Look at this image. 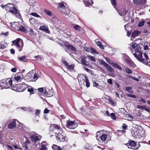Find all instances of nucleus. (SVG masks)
<instances>
[{
    "label": "nucleus",
    "mask_w": 150,
    "mask_h": 150,
    "mask_svg": "<svg viewBox=\"0 0 150 150\" xmlns=\"http://www.w3.org/2000/svg\"><path fill=\"white\" fill-rule=\"evenodd\" d=\"M132 52L134 56L140 62L145 63L146 65L149 66V63H150V61L149 62H146L145 60L147 61L149 59V58L147 54L145 52L143 53L144 56L145 58H142V53L141 50L142 47L139 44L135 43L132 45Z\"/></svg>",
    "instance_id": "1"
},
{
    "label": "nucleus",
    "mask_w": 150,
    "mask_h": 150,
    "mask_svg": "<svg viewBox=\"0 0 150 150\" xmlns=\"http://www.w3.org/2000/svg\"><path fill=\"white\" fill-rule=\"evenodd\" d=\"M54 128V131L55 133L56 137L62 142L67 141V137H64L61 134L62 131L61 127L59 126L56 124H53L50 126V129Z\"/></svg>",
    "instance_id": "2"
},
{
    "label": "nucleus",
    "mask_w": 150,
    "mask_h": 150,
    "mask_svg": "<svg viewBox=\"0 0 150 150\" xmlns=\"http://www.w3.org/2000/svg\"><path fill=\"white\" fill-rule=\"evenodd\" d=\"M77 79L81 86H84L86 84V86L87 88L90 86V83L88 79L84 74H79Z\"/></svg>",
    "instance_id": "3"
},
{
    "label": "nucleus",
    "mask_w": 150,
    "mask_h": 150,
    "mask_svg": "<svg viewBox=\"0 0 150 150\" xmlns=\"http://www.w3.org/2000/svg\"><path fill=\"white\" fill-rule=\"evenodd\" d=\"M12 82L10 78L3 79L0 81V86L5 88H10L12 85Z\"/></svg>",
    "instance_id": "4"
},
{
    "label": "nucleus",
    "mask_w": 150,
    "mask_h": 150,
    "mask_svg": "<svg viewBox=\"0 0 150 150\" xmlns=\"http://www.w3.org/2000/svg\"><path fill=\"white\" fill-rule=\"evenodd\" d=\"M13 44H11L15 45L19 51L22 50L23 46V40L21 38H18L16 40L12 41Z\"/></svg>",
    "instance_id": "5"
},
{
    "label": "nucleus",
    "mask_w": 150,
    "mask_h": 150,
    "mask_svg": "<svg viewBox=\"0 0 150 150\" xmlns=\"http://www.w3.org/2000/svg\"><path fill=\"white\" fill-rule=\"evenodd\" d=\"M133 137L136 138H139L140 136H142L144 133V131H141L140 129L137 128H133L132 131Z\"/></svg>",
    "instance_id": "6"
},
{
    "label": "nucleus",
    "mask_w": 150,
    "mask_h": 150,
    "mask_svg": "<svg viewBox=\"0 0 150 150\" xmlns=\"http://www.w3.org/2000/svg\"><path fill=\"white\" fill-rule=\"evenodd\" d=\"M42 138L41 136L38 134H35L30 136V139L34 143L36 146L39 144V141Z\"/></svg>",
    "instance_id": "7"
},
{
    "label": "nucleus",
    "mask_w": 150,
    "mask_h": 150,
    "mask_svg": "<svg viewBox=\"0 0 150 150\" xmlns=\"http://www.w3.org/2000/svg\"><path fill=\"white\" fill-rule=\"evenodd\" d=\"M129 148L137 149L140 146L139 144H138V145L134 141H132L130 143L128 144L127 145Z\"/></svg>",
    "instance_id": "8"
},
{
    "label": "nucleus",
    "mask_w": 150,
    "mask_h": 150,
    "mask_svg": "<svg viewBox=\"0 0 150 150\" xmlns=\"http://www.w3.org/2000/svg\"><path fill=\"white\" fill-rule=\"evenodd\" d=\"M17 87L19 92H22L25 90L28 86L25 84H19L17 85Z\"/></svg>",
    "instance_id": "9"
},
{
    "label": "nucleus",
    "mask_w": 150,
    "mask_h": 150,
    "mask_svg": "<svg viewBox=\"0 0 150 150\" xmlns=\"http://www.w3.org/2000/svg\"><path fill=\"white\" fill-rule=\"evenodd\" d=\"M66 127H67L70 129H73L75 128L74 122L72 121H67Z\"/></svg>",
    "instance_id": "10"
},
{
    "label": "nucleus",
    "mask_w": 150,
    "mask_h": 150,
    "mask_svg": "<svg viewBox=\"0 0 150 150\" xmlns=\"http://www.w3.org/2000/svg\"><path fill=\"white\" fill-rule=\"evenodd\" d=\"M9 12L16 15V17H18V18L20 17V13L15 7H13V8L9 10Z\"/></svg>",
    "instance_id": "11"
},
{
    "label": "nucleus",
    "mask_w": 150,
    "mask_h": 150,
    "mask_svg": "<svg viewBox=\"0 0 150 150\" xmlns=\"http://www.w3.org/2000/svg\"><path fill=\"white\" fill-rule=\"evenodd\" d=\"M59 11L66 16H68L70 13V10L69 8L65 7L63 8L59 9Z\"/></svg>",
    "instance_id": "12"
},
{
    "label": "nucleus",
    "mask_w": 150,
    "mask_h": 150,
    "mask_svg": "<svg viewBox=\"0 0 150 150\" xmlns=\"http://www.w3.org/2000/svg\"><path fill=\"white\" fill-rule=\"evenodd\" d=\"M16 126V122L15 120H12L8 126V127L10 129H13L15 128Z\"/></svg>",
    "instance_id": "13"
},
{
    "label": "nucleus",
    "mask_w": 150,
    "mask_h": 150,
    "mask_svg": "<svg viewBox=\"0 0 150 150\" xmlns=\"http://www.w3.org/2000/svg\"><path fill=\"white\" fill-rule=\"evenodd\" d=\"M141 32L138 30H136L134 31L132 33V36L131 38L132 39H133V38H134L135 37L137 36Z\"/></svg>",
    "instance_id": "14"
},
{
    "label": "nucleus",
    "mask_w": 150,
    "mask_h": 150,
    "mask_svg": "<svg viewBox=\"0 0 150 150\" xmlns=\"http://www.w3.org/2000/svg\"><path fill=\"white\" fill-rule=\"evenodd\" d=\"M39 29L42 30L47 33H49L50 32L49 30L46 25L41 26L40 27Z\"/></svg>",
    "instance_id": "15"
},
{
    "label": "nucleus",
    "mask_w": 150,
    "mask_h": 150,
    "mask_svg": "<svg viewBox=\"0 0 150 150\" xmlns=\"http://www.w3.org/2000/svg\"><path fill=\"white\" fill-rule=\"evenodd\" d=\"M26 140L24 142V146L25 148L26 149H28V146L30 144V141L28 139L27 137H25Z\"/></svg>",
    "instance_id": "16"
},
{
    "label": "nucleus",
    "mask_w": 150,
    "mask_h": 150,
    "mask_svg": "<svg viewBox=\"0 0 150 150\" xmlns=\"http://www.w3.org/2000/svg\"><path fill=\"white\" fill-rule=\"evenodd\" d=\"M112 65L113 67L116 68L120 70H122V68L121 67L116 63L113 62V63H112Z\"/></svg>",
    "instance_id": "17"
},
{
    "label": "nucleus",
    "mask_w": 150,
    "mask_h": 150,
    "mask_svg": "<svg viewBox=\"0 0 150 150\" xmlns=\"http://www.w3.org/2000/svg\"><path fill=\"white\" fill-rule=\"evenodd\" d=\"M83 1L85 3L86 6H88L93 4L92 0H83Z\"/></svg>",
    "instance_id": "18"
},
{
    "label": "nucleus",
    "mask_w": 150,
    "mask_h": 150,
    "mask_svg": "<svg viewBox=\"0 0 150 150\" xmlns=\"http://www.w3.org/2000/svg\"><path fill=\"white\" fill-rule=\"evenodd\" d=\"M67 49H69L74 52L76 51V48L71 45H68L67 46Z\"/></svg>",
    "instance_id": "19"
},
{
    "label": "nucleus",
    "mask_w": 150,
    "mask_h": 150,
    "mask_svg": "<svg viewBox=\"0 0 150 150\" xmlns=\"http://www.w3.org/2000/svg\"><path fill=\"white\" fill-rule=\"evenodd\" d=\"M45 144V142H43L39 150H47V148L46 147Z\"/></svg>",
    "instance_id": "20"
},
{
    "label": "nucleus",
    "mask_w": 150,
    "mask_h": 150,
    "mask_svg": "<svg viewBox=\"0 0 150 150\" xmlns=\"http://www.w3.org/2000/svg\"><path fill=\"white\" fill-rule=\"evenodd\" d=\"M18 30L25 33H26L27 32L26 29L23 26H20Z\"/></svg>",
    "instance_id": "21"
},
{
    "label": "nucleus",
    "mask_w": 150,
    "mask_h": 150,
    "mask_svg": "<svg viewBox=\"0 0 150 150\" xmlns=\"http://www.w3.org/2000/svg\"><path fill=\"white\" fill-rule=\"evenodd\" d=\"M107 136H108L106 134H103L100 136V138L102 142L105 141L106 140L107 137Z\"/></svg>",
    "instance_id": "22"
},
{
    "label": "nucleus",
    "mask_w": 150,
    "mask_h": 150,
    "mask_svg": "<svg viewBox=\"0 0 150 150\" xmlns=\"http://www.w3.org/2000/svg\"><path fill=\"white\" fill-rule=\"evenodd\" d=\"M52 148L54 150H62L60 146L55 144L52 146Z\"/></svg>",
    "instance_id": "23"
},
{
    "label": "nucleus",
    "mask_w": 150,
    "mask_h": 150,
    "mask_svg": "<svg viewBox=\"0 0 150 150\" xmlns=\"http://www.w3.org/2000/svg\"><path fill=\"white\" fill-rule=\"evenodd\" d=\"M71 147V146L69 145H67L63 146L62 148L64 150H68L70 149Z\"/></svg>",
    "instance_id": "24"
},
{
    "label": "nucleus",
    "mask_w": 150,
    "mask_h": 150,
    "mask_svg": "<svg viewBox=\"0 0 150 150\" xmlns=\"http://www.w3.org/2000/svg\"><path fill=\"white\" fill-rule=\"evenodd\" d=\"M73 28L76 30L79 31L81 30L82 28L79 25H74Z\"/></svg>",
    "instance_id": "25"
},
{
    "label": "nucleus",
    "mask_w": 150,
    "mask_h": 150,
    "mask_svg": "<svg viewBox=\"0 0 150 150\" xmlns=\"http://www.w3.org/2000/svg\"><path fill=\"white\" fill-rule=\"evenodd\" d=\"M105 67L106 68L107 70L109 72H111L113 71V69L108 64Z\"/></svg>",
    "instance_id": "26"
},
{
    "label": "nucleus",
    "mask_w": 150,
    "mask_h": 150,
    "mask_svg": "<svg viewBox=\"0 0 150 150\" xmlns=\"http://www.w3.org/2000/svg\"><path fill=\"white\" fill-rule=\"evenodd\" d=\"M125 131L124 130H118L116 132L117 134L119 135H122L125 133Z\"/></svg>",
    "instance_id": "27"
},
{
    "label": "nucleus",
    "mask_w": 150,
    "mask_h": 150,
    "mask_svg": "<svg viewBox=\"0 0 150 150\" xmlns=\"http://www.w3.org/2000/svg\"><path fill=\"white\" fill-rule=\"evenodd\" d=\"M98 61L101 64L103 65L105 67L108 64L103 60L99 59Z\"/></svg>",
    "instance_id": "28"
},
{
    "label": "nucleus",
    "mask_w": 150,
    "mask_h": 150,
    "mask_svg": "<svg viewBox=\"0 0 150 150\" xmlns=\"http://www.w3.org/2000/svg\"><path fill=\"white\" fill-rule=\"evenodd\" d=\"M30 30L29 31V34L31 36L35 35V33L33 30L30 28H29Z\"/></svg>",
    "instance_id": "29"
},
{
    "label": "nucleus",
    "mask_w": 150,
    "mask_h": 150,
    "mask_svg": "<svg viewBox=\"0 0 150 150\" xmlns=\"http://www.w3.org/2000/svg\"><path fill=\"white\" fill-rule=\"evenodd\" d=\"M129 66L131 67H134L136 66L135 64L131 60L129 64H128Z\"/></svg>",
    "instance_id": "30"
},
{
    "label": "nucleus",
    "mask_w": 150,
    "mask_h": 150,
    "mask_svg": "<svg viewBox=\"0 0 150 150\" xmlns=\"http://www.w3.org/2000/svg\"><path fill=\"white\" fill-rule=\"evenodd\" d=\"M107 100L108 101L107 102H108L110 104L113 105L114 104V102L111 99V98L109 97L107 99Z\"/></svg>",
    "instance_id": "31"
},
{
    "label": "nucleus",
    "mask_w": 150,
    "mask_h": 150,
    "mask_svg": "<svg viewBox=\"0 0 150 150\" xmlns=\"http://www.w3.org/2000/svg\"><path fill=\"white\" fill-rule=\"evenodd\" d=\"M87 57L91 61L95 62L96 61L95 58L91 56L88 55L87 56Z\"/></svg>",
    "instance_id": "32"
},
{
    "label": "nucleus",
    "mask_w": 150,
    "mask_h": 150,
    "mask_svg": "<svg viewBox=\"0 0 150 150\" xmlns=\"http://www.w3.org/2000/svg\"><path fill=\"white\" fill-rule=\"evenodd\" d=\"M5 6L6 7H8L9 8L11 9L13 8V7H14L13 6V5L10 3L6 5Z\"/></svg>",
    "instance_id": "33"
},
{
    "label": "nucleus",
    "mask_w": 150,
    "mask_h": 150,
    "mask_svg": "<svg viewBox=\"0 0 150 150\" xmlns=\"http://www.w3.org/2000/svg\"><path fill=\"white\" fill-rule=\"evenodd\" d=\"M97 45L99 46L100 48L102 49H104V47L103 46L101 42L100 41H98L97 42Z\"/></svg>",
    "instance_id": "34"
},
{
    "label": "nucleus",
    "mask_w": 150,
    "mask_h": 150,
    "mask_svg": "<svg viewBox=\"0 0 150 150\" xmlns=\"http://www.w3.org/2000/svg\"><path fill=\"white\" fill-rule=\"evenodd\" d=\"M31 15L33 16H34L38 17V18H42V17L40 16L39 15H38L37 13H31Z\"/></svg>",
    "instance_id": "35"
},
{
    "label": "nucleus",
    "mask_w": 150,
    "mask_h": 150,
    "mask_svg": "<svg viewBox=\"0 0 150 150\" xmlns=\"http://www.w3.org/2000/svg\"><path fill=\"white\" fill-rule=\"evenodd\" d=\"M44 11L46 13L48 16H50L52 15L51 12L48 10H45Z\"/></svg>",
    "instance_id": "36"
},
{
    "label": "nucleus",
    "mask_w": 150,
    "mask_h": 150,
    "mask_svg": "<svg viewBox=\"0 0 150 150\" xmlns=\"http://www.w3.org/2000/svg\"><path fill=\"white\" fill-rule=\"evenodd\" d=\"M65 6L62 3H60L59 4V7L58 8V10L59 11V9H61L63 8H65Z\"/></svg>",
    "instance_id": "37"
},
{
    "label": "nucleus",
    "mask_w": 150,
    "mask_h": 150,
    "mask_svg": "<svg viewBox=\"0 0 150 150\" xmlns=\"http://www.w3.org/2000/svg\"><path fill=\"white\" fill-rule=\"evenodd\" d=\"M139 5H142L145 4L146 2V0H140Z\"/></svg>",
    "instance_id": "38"
},
{
    "label": "nucleus",
    "mask_w": 150,
    "mask_h": 150,
    "mask_svg": "<svg viewBox=\"0 0 150 150\" xmlns=\"http://www.w3.org/2000/svg\"><path fill=\"white\" fill-rule=\"evenodd\" d=\"M32 72L30 71L28 73L26 74L27 78L28 79H31L32 76H31V73Z\"/></svg>",
    "instance_id": "39"
},
{
    "label": "nucleus",
    "mask_w": 150,
    "mask_h": 150,
    "mask_svg": "<svg viewBox=\"0 0 150 150\" xmlns=\"http://www.w3.org/2000/svg\"><path fill=\"white\" fill-rule=\"evenodd\" d=\"M144 23L145 22L144 21H142L140 22L138 24V26L139 27H141L143 26L144 24Z\"/></svg>",
    "instance_id": "40"
},
{
    "label": "nucleus",
    "mask_w": 150,
    "mask_h": 150,
    "mask_svg": "<svg viewBox=\"0 0 150 150\" xmlns=\"http://www.w3.org/2000/svg\"><path fill=\"white\" fill-rule=\"evenodd\" d=\"M126 90L128 92L132 93V87H127L126 88Z\"/></svg>",
    "instance_id": "41"
},
{
    "label": "nucleus",
    "mask_w": 150,
    "mask_h": 150,
    "mask_svg": "<svg viewBox=\"0 0 150 150\" xmlns=\"http://www.w3.org/2000/svg\"><path fill=\"white\" fill-rule=\"evenodd\" d=\"M14 79L16 81H18L21 80V78L19 76H15Z\"/></svg>",
    "instance_id": "42"
},
{
    "label": "nucleus",
    "mask_w": 150,
    "mask_h": 150,
    "mask_svg": "<svg viewBox=\"0 0 150 150\" xmlns=\"http://www.w3.org/2000/svg\"><path fill=\"white\" fill-rule=\"evenodd\" d=\"M84 66L87 67L89 65V63L88 62L86 61V60L82 64Z\"/></svg>",
    "instance_id": "43"
},
{
    "label": "nucleus",
    "mask_w": 150,
    "mask_h": 150,
    "mask_svg": "<svg viewBox=\"0 0 150 150\" xmlns=\"http://www.w3.org/2000/svg\"><path fill=\"white\" fill-rule=\"evenodd\" d=\"M134 4L139 5L140 0H133Z\"/></svg>",
    "instance_id": "44"
},
{
    "label": "nucleus",
    "mask_w": 150,
    "mask_h": 150,
    "mask_svg": "<svg viewBox=\"0 0 150 150\" xmlns=\"http://www.w3.org/2000/svg\"><path fill=\"white\" fill-rule=\"evenodd\" d=\"M74 65L73 64L69 65L68 66L67 68L70 70H72L74 69Z\"/></svg>",
    "instance_id": "45"
},
{
    "label": "nucleus",
    "mask_w": 150,
    "mask_h": 150,
    "mask_svg": "<svg viewBox=\"0 0 150 150\" xmlns=\"http://www.w3.org/2000/svg\"><path fill=\"white\" fill-rule=\"evenodd\" d=\"M37 74V73H35L34 76H33V78L35 80L34 81H35L39 77Z\"/></svg>",
    "instance_id": "46"
},
{
    "label": "nucleus",
    "mask_w": 150,
    "mask_h": 150,
    "mask_svg": "<svg viewBox=\"0 0 150 150\" xmlns=\"http://www.w3.org/2000/svg\"><path fill=\"white\" fill-rule=\"evenodd\" d=\"M26 58L25 56H23L21 57H18V58L20 61H23Z\"/></svg>",
    "instance_id": "47"
},
{
    "label": "nucleus",
    "mask_w": 150,
    "mask_h": 150,
    "mask_svg": "<svg viewBox=\"0 0 150 150\" xmlns=\"http://www.w3.org/2000/svg\"><path fill=\"white\" fill-rule=\"evenodd\" d=\"M125 71L126 72L129 74L132 73V71L128 68H126L125 69Z\"/></svg>",
    "instance_id": "48"
},
{
    "label": "nucleus",
    "mask_w": 150,
    "mask_h": 150,
    "mask_svg": "<svg viewBox=\"0 0 150 150\" xmlns=\"http://www.w3.org/2000/svg\"><path fill=\"white\" fill-rule=\"evenodd\" d=\"M145 106L138 105L137 106V108L140 109L142 110L144 109Z\"/></svg>",
    "instance_id": "49"
},
{
    "label": "nucleus",
    "mask_w": 150,
    "mask_h": 150,
    "mask_svg": "<svg viewBox=\"0 0 150 150\" xmlns=\"http://www.w3.org/2000/svg\"><path fill=\"white\" fill-rule=\"evenodd\" d=\"M106 61L108 62L110 64H111L112 65V64L113 62H112L111 61H110L109 59L107 57H105V58Z\"/></svg>",
    "instance_id": "50"
},
{
    "label": "nucleus",
    "mask_w": 150,
    "mask_h": 150,
    "mask_svg": "<svg viewBox=\"0 0 150 150\" xmlns=\"http://www.w3.org/2000/svg\"><path fill=\"white\" fill-rule=\"evenodd\" d=\"M80 58L81 60V62L82 64L86 61V58L84 57H81Z\"/></svg>",
    "instance_id": "51"
},
{
    "label": "nucleus",
    "mask_w": 150,
    "mask_h": 150,
    "mask_svg": "<svg viewBox=\"0 0 150 150\" xmlns=\"http://www.w3.org/2000/svg\"><path fill=\"white\" fill-rule=\"evenodd\" d=\"M127 13V11L126 10H124L121 13H120V14L121 16H125L126 15V13Z\"/></svg>",
    "instance_id": "52"
},
{
    "label": "nucleus",
    "mask_w": 150,
    "mask_h": 150,
    "mask_svg": "<svg viewBox=\"0 0 150 150\" xmlns=\"http://www.w3.org/2000/svg\"><path fill=\"white\" fill-rule=\"evenodd\" d=\"M110 116L112 118V119L113 120H115L116 118L115 114L113 113H112L110 114Z\"/></svg>",
    "instance_id": "53"
},
{
    "label": "nucleus",
    "mask_w": 150,
    "mask_h": 150,
    "mask_svg": "<svg viewBox=\"0 0 150 150\" xmlns=\"http://www.w3.org/2000/svg\"><path fill=\"white\" fill-rule=\"evenodd\" d=\"M127 96H128V97H131L132 98H136V96L135 95L133 94H128L127 95Z\"/></svg>",
    "instance_id": "54"
},
{
    "label": "nucleus",
    "mask_w": 150,
    "mask_h": 150,
    "mask_svg": "<svg viewBox=\"0 0 150 150\" xmlns=\"http://www.w3.org/2000/svg\"><path fill=\"white\" fill-rule=\"evenodd\" d=\"M127 77L128 78H131L133 79H134L136 81H139V79L136 78H134L133 76H130L129 75H127Z\"/></svg>",
    "instance_id": "55"
},
{
    "label": "nucleus",
    "mask_w": 150,
    "mask_h": 150,
    "mask_svg": "<svg viewBox=\"0 0 150 150\" xmlns=\"http://www.w3.org/2000/svg\"><path fill=\"white\" fill-rule=\"evenodd\" d=\"M5 46L4 44H0V49H4L5 48Z\"/></svg>",
    "instance_id": "56"
},
{
    "label": "nucleus",
    "mask_w": 150,
    "mask_h": 150,
    "mask_svg": "<svg viewBox=\"0 0 150 150\" xmlns=\"http://www.w3.org/2000/svg\"><path fill=\"white\" fill-rule=\"evenodd\" d=\"M125 61L127 63V64H129L130 61H131L129 58L127 57V58L125 59Z\"/></svg>",
    "instance_id": "57"
},
{
    "label": "nucleus",
    "mask_w": 150,
    "mask_h": 150,
    "mask_svg": "<svg viewBox=\"0 0 150 150\" xmlns=\"http://www.w3.org/2000/svg\"><path fill=\"white\" fill-rule=\"evenodd\" d=\"M17 71V69L15 67L12 68L11 69V71L13 72H16Z\"/></svg>",
    "instance_id": "58"
},
{
    "label": "nucleus",
    "mask_w": 150,
    "mask_h": 150,
    "mask_svg": "<svg viewBox=\"0 0 150 150\" xmlns=\"http://www.w3.org/2000/svg\"><path fill=\"white\" fill-rule=\"evenodd\" d=\"M144 108V110L146 111L149 112H150V108H147L145 106Z\"/></svg>",
    "instance_id": "59"
},
{
    "label": "nucleus",
    "mask_w": 150,
    "mask_h": 150,
    "mask_svg": "<svg viewBox=\"0 0 150 150\" xmlns=\"http://www.w3.org/2000/svg\"><path fill=\"white\" fill-rule=\"evenodd\" d=\"M107 82L110 84H112V79H109L108 80Z\"/></svg>",
    "instance_id": "60"
},
{
    "label": "nucleus",
    "mask_w": 150,
    "mask_h": 150,
    "mask_svg": "<svg viewBox=\"0 0 150 150\" xmlns=\"http://www.w3.org/2000/svg\"><path fill=\"white\" fill-rule=\"evenodd\" d=\"M28 91L31 93H32L33 91V89L32 88H28Z\"/></svg>",
    "instance_id": "61"
},
{
    "label": "nucleus",
    "mask_w": 150,
    "mask_h": 150,
    "mask_svg": "<svg viewBox=\"0 0 150 150\" xmlns=\"http://www.w3.org/2000/svg\"><path fill=\"white\" fill-rule=\"evenodd\" d=\"M112 4L114 6L116 5V3L115 0H112Z\"/></svg>",
    "instance_id": "62"
},
{
    "label": "nucleus",
    "mask_w": 150,
    "mask_h": 150,
    "mask_svg": "<svg viewBox=\"0 0 150 150\" xmlns=\"http://www.w3.org/2000/svg\"><path fill=\"white\" fill-rule=\"evenodd\" d=\"M49 112V110H48V109H47V108H45L44 110V113H48Z\"/></svg>",
    "instance_id": "63"
},
{
    "label": "nucleus",
    "mask_w": 150,
    "mask_h": 150,
    "mask_svg": "<svg viewBox=\"0 0 150 150\" xmlns=\"http://www.w3.org/2000/svg\"><path fill=\"white\" fill-rule=\"evenodd\" d=\"M149 49V47L148 45H146L144 46V50H148Z\"/></svg>",
    "instance_id": "64"
}]
</instances>
